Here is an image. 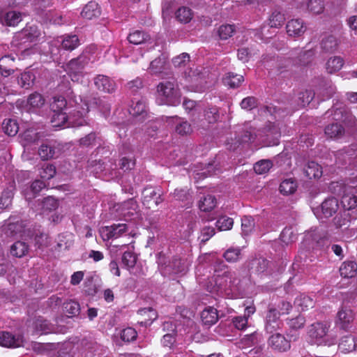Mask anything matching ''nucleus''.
I'll use <instances>...</instances> for the list:
<instances>
[{
	"label": "nucleus",
	"instance_id": "nucleus-57",
	"mask_svg": "<svg viewBox=\"0 0 357 357\" xmlns=\"http://www.w3.org/2000/svg\"><path fill=\"white\" fill-rule=\"evenodd\" d=\"M54 153V149L46 144H43L38 149V154L43 160L53 158Z\"/></svg>",
	"mask_w": 357,
	"mask_h": 357
},
{
	"label": "nucleus",
	"instance_id": "nucleus-21",
	"mask_svg": "<svg viewBox=\"0 0 357 357\" xmlns=\"http://www.w3.org/2000/svg\"><path fill=\"white\" fill-rule=\"evenodd\" d=\"M15 190V181L12 180L9 181L6 188L3 190L0 196V208L4 209L8 208L11 204Z\"/></svg>",
	"mask_w": 357,
	"mask_h": 357
},
{
	"label": "nucleus",
	"instance_id": "nucleus-1",
	"mask_svg": "<svg viewBox=\"0 0 357 357\" xmlns=\"http://www.w3.org/2000/svg\"><path fill=\"white\" fill-rule=\"evenodd\" d=\"M89 111L88 103L77 104L76 108L70 116L66 112H53L51 123L54 128L79 127L87 123L86 115Z\"/></svg>",
	"mask_w": 357,
	"mask_h": 357
},
{
	"label": "nucleus",
	"instance_id": "nucleus-44",
	"mask_svg": "<svg viewBox=\"0 0 357 357\" xmlns=\"http://www.w3.org/2000/svg\"><path fill=\"white\" fill-rule=\"evenodd\" d=\"M216 199L214 196L208 195L201 199L199 202V208L202 211H210L216 206Z\"/></svg>",
	"mask_w": 357,
	"mask_h": 357
},
{
	"label": "nucleus",
	"instance_id": "nucleus-46",
	"mask_svg": "<svg viewBox=\"0 0 357 357\" xmlns=\"http://www.w3.org/2000/svg\"><path fill=\"white\" fill-rule=\"evenodd\" d=\"M149 39V35L139 30L134 31L133 32L130 33L128 36V41L134 45L142 44Z\"/></svg>",
	"mask_w": 357,
	"mask_h": 357
},
{
	"label": "nucleus",
	"instance_id": "nucleus-42",
	"mask_svg": "<svg viewBox=\"0 0 357 357\" xmlns=\"http://www.w3.org/2000/svg\"><path fill=\"white\" fill-rule=\"evenodd\" d=\"M29 251V245L23 241H16L10 248V253L16 257H22L26 255Z\"/></svg>",
	"mask_w": 357,
	"mask_h": 357
},
{
	"label": "nucleus",
	"instance_id": "nucleus-49",
	"mask_svg": "<svg viewBox=\"0 0 357 357\" xmlns=\"http://www.w3.org/2000/svg\"><path fill=\"white\" fill-rule=\"evenodd\" d=\"M338 41L333 36H329L322 40L321 48L326 52H333L337 50Z\"/></svg>",
	"mask_w": 357,
	"mask_h": 357
},
{
	"label": "nucleus",
	"instance_id": "nucleus-41",
	"mask_svg": "<svg viewBox=\"0 0 357 357\" xmlns=\"http://www.w3.org/2000/svg\"><path fill=\"white\" fill-rule=\"evenodd\" d=\"M297 187L294 178L284 179L280 185V192L284 195H291L296 192Z\"/></svg>",
	"mask_w": 357,
	"mask_h": 357
},
{
	"label": "nucleus",
	"instance_id": "nucleus-30",
	"mask_svg": "<svg viewBox=\"0 0 357 357\" xmlns=\"http://www.w3.org/2000/svg\"><path fill=\"white\" fill-rule=\"evenodd\" d=\"M304 174L310 179L320 178L322 175L321 167L314 161H309L304 169Z\"/></svg>",
	"mask_w": 357,
	"mask_h": 357
},
{
	"label": "nucleus",
	"instance_id": "nucleus-59",
	"mask_svg": "<svg viewBox=\"0 0 357 357\" xmlns=\"http://www.w3.org/2000/svg\"><path fill=\"white\" fill-rule=\"evenodd\" d=\"M204 117L208 123H213L219 119L218 109L216 107H209L204 111Z\"/></svg>",
	"mask_w": 357,
	"mask_h": 357
},
{
	"label": "nucleus",
	"instance_id": "nucleus-6",
	"mask_svg": "<svg viewBox=\"0 0 357 357\" xmlns=\"http://www.w3.org/2000/svg\"><path fill=\"white\" fill-rule=\"evenodd\" d=\"M338 208V200L335 197H328L321 203V206L313 207L312 211L317 219L323 221L324 218L333 216Z\"/></svg>",
	"mask_w": 357,
	"mask_h": 357
},
{
	"label": "nucleus",
	"instance_id": "nucleus-2",
	"mask_svg": "<svg viewBox=\"0 0 357 357\" xmlns=\"http://www.w3.org/2000/svg\"><path fill=\"white\" fill-rule=\"evenodd\" d=\"M157 102L160 105L177 106L181 102V95L175 80H165L157 86Z\"/></svg>",
	"mask_w": 357,
	"mask_h": 357
},
{
	"label": "nucleus",
	"instance_id": "nucleus-52",
	"mask_svg": "<svg viewBox=\"0 0 357 357\" xmlns=\"http://www.w3.org/2000/svg\"><path fill=\"white\" fill-rule=\"evenodd\" d=\"M351 214L349 212L344 211L343 214H341L340 216H337L334 218V224L337 228L344 229L348 228L350 226L351 220L348 219V217L350 216Z\"/></svg>",
	"mask_w": 357,
	"mask_h": 357
},
{
	"label": "nucleus",
	"instance_id": "nucleus-50",
	"mask_svg": "<svg viewBox=\"0 0 357 357\" xmlns=\"http://www.w3.org/2000/svg\"><path fill=\"white\" fill-rule=\"evenodd\" d=\"M335 92V86L331 83H326L319 89L318 93L321 96V100L331 98Z\"/></svg>",
	"mask_w": 357,
	"mask_h": 357
},
{
	"label": "nucleus",
	"instance_id": "nucleus-23",
	"mask_svg": "<svg viewBox=\"0 0 357 357\" xmlns=\"http://www.w3.org/2000/svg\"><path fill=\"white\" fill-rule=\"evenodd\" d=\"M286 29L289 36L299 37L304 33L306 27L302 20L294 19L287 22Z\"/></svg>",
	"mask_w": 357,
	"mask_h": 357
},
{
	"label": "nucleus",
	"instance_id": "nucleus-47",
	"mask_svg": "<svg viewBox=\"0 0 357 357\" xmlns=\"http://www.w3.org/2000/svg\"><path fill=\"white\" fill-rule=\"evenodd\" d=\"M2 129L6 135L15 136L19 130V126L16 120L5 119L2 123Z\"/></svg>",
	"mask_w": 357,
	"mask_h": 357
},
{
	"label": "nucleus",
	"instance_id": "nucleus-54",
	"mask_svg": "<svg viewBox=\"0 0 357 357\" xmlns=\"http://www.w3.org/2000/svg\"><path fill=\"white\" fill-rule=\"evenodd\" d=\"M272 167V162L269 160H261L254 165V170L257 174L267 173Z\"/></svg>",
	"mask_w": 357,
	"mask_h": 357
},
{
	"label": "nucleus",
	"instance_id": "nucleus-33",
	"mask_svg": "<svg viewBox=\"0 0 357 357\" xmlns=\"http://www.w3.org/2000/svg\"><path fill=\"white\" fill-rule=\"evenodd\" d=\"M61 47L65 50L73 51L79 45V40L77 35H65L61 38Z\"/></svg>",
	"mask_w": 357,
	"mask_h": 357
},
{
	"label": "nucleus",
	"instance_id": "nucleus-15",
	"mask_svg": "<svg viewBox=\"0 0 357 357\" xmlns=\"http://www.w3.org/2000/svg\"><path fill=\"white\" fill-rule=\"evenodd\" d=\"M165 119L168 124L176 125L175 131L180 135H187L192 131L191 125L177 116H165Z\"/></svg>",
	"mask_w": 357,
	"mask_h": 357
},
{
	"label": "nucleus",
	"instance_id": "nucleus-63",
	"mask_svg": "<svg viewBox=\"0 0 357 357\" xmlns=\"http://www.w3.org/2000/svg\"><path fill=\"white\" fill-rule=\"evenodd\" d=\"M307 7L312 13L319 14L323 11L324 5L321 0H310Z\"/></svg>",
	"mask_w": 357,
	"mask_h": 357
},
{
	"label": "nucleus",
	"instance_id": "nucleus-38",
	"mask_svg": "<svg viewBox=\"0 0 357 357\" xmlns=\"http://www.w3.org/2000/svg\"><path fill=\"white\" fill-rule=\"evenodd\" d=\"M34 327L37 334L43 335L54 331V326L46 319L38 318L34 322Z\"/></svg>",
	"mask_w": 357,
	"mask_h": 357
},
{
	"label": "nucleus",
	"instance_id": "nucleus-31",
	"mask_svg": "<svg viewBox=\"0 0 357 357\" xmlns=\"http://www.w3.org/2000/svg\"><path fill=\"white\" fill-rule=\"evenodd\" d=\"M201 319L204 325L210 326L215 324L218 319L217 310L213 307H206L202 312Z\"/></svg>",
	"mask_w": 357,
	"mask_h": 357
},
{
	"label": "nucleus",
	"instance_id": "nucleus-56",
	"mask_svg": "<svg viewBox=\"0 0 357 357\" xmlns=\"http://www.w3.org/2000/svg\"><path fill=\"white\" fill-rule=\"evenodd\" d=\"M234 225V220L232 218L222 216L216 222V227L220 231H227L232 228Z\"/></svg>",
	"mask_w": 357,
	"mask_h": 357
},
{
	"label": "nucleus",
	"instance_id": "nucleus-61",
	"mask_svg": "<svg viewBox=\"0 0 357 357\" xmlns=\"http://www.w3.org/2000/svg\"><path fill=\"white\" fill-rule=\"evenodd\" d=\"M224 257L229 262H236L241 257V250L229 248L225 252Z\"/></svg>",
	"mask_w": 357,
	"mask_h": 357
},
{
	"label": "nucleus",
	"instance_id": "nucleus-28",
	"mask_svg": "<svg viewBox=\"0 0 357 357\" xmlns=\"http://www.w3.org/2000/svg\"><path fill=\"white\" fill-rule=\"evenodd\" d=\"M341 203L344 211L349 212L352 211L351 213H354L352 219L355 220L357 216V210H356V207L357 206V197L354 195H344L342 197Z\"/></svg>",
	"mask_w": 357,
	"mask_h": 357
},
{
	"label": "nucleus",
	"instance_id": "nucleus-17",
	"mask_svg": "<svg viewBox=\"0 0 357 357\" xmlns=\"http://www.w3.org/2000/svg\"><path fill=\"white\" fill-rule=\"evenodd\" d=\"M94 84L100 91L112 93L116 90V84L114 80L103 75H98L94 78Z\"/></svg>",
	"mask_w": 357,
	"mask_h": 357
},
{
	"label": "nucleus",
	"instance_id": "nucleus-45",
	"mask_svg": "<svg viewBox=\"0 0 357 357\" xmlns=\"http://www.w3.org/2000/svg\"><path fill=\"white\" fill-rule=\"evenodd\" d=\"M344 65V60L340 56L330 58L326 62V70L329 73L339 71Z\"/></svg>",
	"mask_w": 357,
	"mask_h": 357
},
{
	"label": "nucleus",
	"instance_id": "nucleus-22",
	"mask_svg": "<svg viewBox=\"0 0 357 357\" xmlns=\"http://www.w3.org/2000/svg\"><path fill=\"white\" fill-rule=\"evenodd\" d=\"M354 320L353 312L346 307H342L337 314V324L344 330H349Z\"/></svg>",
	"mask_w": 357,
	"mask_h": 357
},
{
	"label": "nucleus",
	"instance_id": "nucleus-24",
	"mask_svg": "<svg viewBox=\"0 0 357 357\" xmlns=\"http://www.w3.org/2000/svg\"><path fill=\"white\" fill-rule=\"evenodd\" d=\"M129 113L133 116H141L144 119L146 115V102L142 99L135 98L129 107Z\"/></svg>",
	"mask_w": 357,
	"mask_h": 357
},
{
	"label": "nucleus",
	"instance_id": "nucleus-14",
	"mask_svg": "<svg viewBox=\"0 0 357 357\" xmlns=\"http://www.w3.org/2000/svg\"><path fill=\"white\" fill-rule=\"evenodd\" d=\"M127 243H122L121 245H112L111 248L112 250L114 248H119V250H124V248H128V250L123 252L121 261L124 266L129 269L130 268H133L137 261V256L133 252L134 248L132 246V250L130 249V247L128 246Z\"/></svg>",
	"mask_w": 357,
	"mask_h": 357
},
{
	"label": "nucleus",
	"instance_id": "nucleus-18",
	"mask_svg": "<svg viewBox=\"0 0 357 357\" xmlns=\"http://www.w3.org/2000/svg\"><path fill=\"white\" fill-rule=\"evenodd\" d=\"M142 200L143 204L147 206L148 208L152 207L150 205L152 200L153 204L155 206L163 201L160 195L158 194L156 189L153 187H146L144 189L142 192Z\"/></svg>",
	"mask_w": 357,
	"mask_h": 357
},
{
	"label": "nucleus",
	"instance_id": "nucleus-37",
	"mask_svg": "<svg viewBox=\"0 0 357 357\" xmlns=\"http://www.w3.org/2000/svg\"><path fill=\"white\" fill-rule=\"evenodd\" d=\"M325 134L331 139H339L344 134V128L339 123H332L325 128Z\"/></svg>",
	"mask_w": 357,
	"mask_h": 357
},
{
	"label": "nucleus",
	"instance_id": "nucleus-39",
	"mask_svg": "<svg viewBox=\"0 0 357 357\" xmlns=\"http://www.w3.org/2000/svg\"><path fill=\"white\" fill-rule=\"evenodd\" d=\"M315 93L310 90L299 93L297 98V102L293 107L294 109H298L300 107H303L308 105L314 98Z\"/></svg>",
	"mask_w": 357,
	"mask_h": 357
},
{
	"label": "nucleus",
	"instance_id": "nucleus-60",
	"mask_svg": "<svg viewBox=\"0 0 357 357\" xmlns=\"http://www.w3.org/2000/svg\"><path fill=\"white\" fill-rule=\"evenodd\" d=\"M234 30V26L233 25L225 24L218 28V33L220 39L227 40L232 36Z\"/></svg>",
	"mask_w": 357,
	"mask_h": 357
},
{
	"label": "nucleus",
	"instance_id": "nucleus-51",
	"mask_svg": "<svg viewBox=\"0 0 357 357\" xmlns=\"http://www.w3.org/2000/svg\"><path fill=\"white\" fill-rule=\"evenodd\" d=\"M66 100L62 96H57L53 98L50 107L52 112H63L66 108Z\"/></svg>",
	"mask_w": 357,
	"mask_h": 357
},
{
	"label": "nucleus",
	"instance_id": "nucleus-13",
	"mask_svg": "<svg viewBox=\"0 0 357 357\" xmlns=\"http://www.w3.org/2000/svg\"><path fill=\"white\" fill-rule=\"evenodd\" d=\"M41 137L40 132H37L33 128L26 129L20 135V143L24 149V151H29L32 145L38 144Z\"/></svg>",
	"mask_w": 357,
	"mask_h": 357
},
{
	"label": "nucleus",
	"instance_id": "nucleus-26",
	"mask_svg": "<svg viewBox=\"0 0 357 357\" xmlns=\"http://www.w3.org/2000/svg\"><path fill=\"white\" fill-rule=\"evenodd\" d=\"M338 349L341 352L349 353L357 349V340L351 335L342 337L338 345Z\"/></svg>",
	"mask_w": 357,
	"mask_h": 357
},
{
	"label": "nucleus",
	"instance_id": "nucleus-11",
	"mask_svg": "<svg viewBox=\"0 0 357 357\" xmlns=\"http://www.w3.org/2000/svg\"><path fill=\"white\" fill-rule=\"evenodd\" d=\"M280 313L274 307H269L266 315L265 330L268 333H273L280 329L282 325L280 319Z\"/></svg>",
	"mask_w": 357,
	"mask_h": 357
},
{
	"label": "nucleus",
	"instance_id": "nucleus-62",
	"mask_svg": "<svg viewBox=\"0 0 357 357\" xmlns=\"http://www.w3.org/2000/svg\"><path fill=\"white\" fill-rule=\"evenodd\" d=\"M284 22V15L277 11L273 12L269 18V25L271 27L278 28L283 24Z\"/></svg>",
	"mask_w": 357,
	"mask_h": 357
},
{
	"label": "nucleus",
	"instance_id": "nucleus-58",
	"mask_svg": "<svg viewBox=\"0 0 357 357\" xmlns=\"http://www.w3.org/2000/svg\"><path fill=\"white\" fill-rule=\"evenodd\" d=\"M56 174V168L54 165L47 164L44 165L40 170L39 174L41 178L44 180H50L54 177Z\"/></svg>",
	"mask_w": 357,
	"mask_h": 357
},
{
	"label": "nucleus",
	"instance_id": "nucleus-5",
	"mask_svg": "<svg viewBox=\"0 0 357 357\" xmlns=\"http://www.w3.org/2000/svg\"><path fill=\"white\" fill-rule=\"evenodd\" d=\"M215 284L218 286V291H227V290H236L240 280L237 278L235 271L226 270L222 274L218 273L215 278Z\"/></svg>",
	"mask_w": 357,
	"mask_h": 357
},
{
	"label": "nucleus",
	"instance_id": "nucleus-55",
	"mask_svg": "<svg viewBox=\"0 0 357 357\" xmlns=\"http://www.w3.org/2000/svg\"><path fill=\"white\" fill-rule=\"evenodd\" d=\"M45 186L44 181L40 180L34 181L30 187V191L32 192L33 196H31L29 192H26L24 195L25 198L27 200L32 199V197H35L42 189L45 188Z\"/></svg>",
	"mask_w": 357,
	"mask_h": 357
},
{
	"label": "nucleus",
	"instance_id": "nucleus-10",
	"mask_svg": "<svg viewBox=\"0 0 357 357\" xmlns=\"http://www.w3.org/2000/svg\"><path fill=\"white\" fill-rule=\"evenodd\" d=\"M334 112L333 119L335 121L342 120L344 124L351 129L352 132L357 131V119L350 113L343 114L344 111L341 107H336L326 112V114L331 115Z\"/></svg>",
	"mask_w": 357,
	"mask_h": 357
},
{
	"label": "nucleus",
	"instance_id": "nucleus-25",
	"mask_svg": "<svg viewBox=\"0 0 357 357\" xmlns=\"http://www.w3.org/2000/svg\"><path fill=\"white\" fill-rule=\"evenodd\" d=\"M45 104V99L41 94L33 93L29 95L26 103V109L28 112H34Z\"/></svg>",
	"mask_w": 357,
	"mask_h": 357
},
{
	"label": "nucleus",
	"instance_id": "nucleus-19",
	"mask_svg": "<svg viewBox=\"0 0 357 357\" xmlns=\"http://www.w3.org/2000/svg\"><path fill=\"white\" fill-rule=\"evenodd\" d=\"M117 210L126 219H131L137 213L138 205L134 199H129L121 203Z\"/></svg>",
	"mask_w": 357,
	"mask_h": 357
},
{
	"label": "nucleus",
	"instance_id": "nucleus-20",
	"mask_svg": "<svg viewBox=\"0 0 357 357\" xmlns=\"http://www.w3.org/2000/svg\"><path fill=\"white\" fill-rule=\"evenodd\" d=\"M126 231L127 226L126 224H114L111 226L102 228V234L104 240H109L110 238H117L120 237Z\"/></svg>",
	"mask_w": 357,
	"mask_h": 357
},
{
	"label": "nucleus",
	"instance_id": "nucleus-4",
	"mask_svg": "<svg viewBox=\"0 0 357 357\" xmlns=\"http://www.w3.org/2000/svg\"><path fill=\"white\" fill-rule=\"evenodd\" d=\"M90 59L83 53L78 57L71 59L66 65V71L73 82H82L84 75V68Z\"/></svg>",
	"mask_w": 357,
	"mask_h": 357
},
{
	"label": "nucleus",
	"instance_id": "nucleus-35",
	"mask_svg": "<svg viewBox=\"0 0 357 357\" xmlns=\"http://www.w3.org/2000/svg\"><path fill=\"white\" fill-rule=\"evenodd\" d=\"M340 273L346 278L354 277L357 273V264L353 261L343 262L340 268Z\"/></svg>",
	"mask_w": 357,
	"mask_h": 357
},
{
	"label": "nucleus",
	"instance_id": "nucleus-12",
	"mask_svg": "<svg viewBox=\"0 0 357 357\" xmlns=\"http://www.w3.org/2000/svg\"><path fill=\"white\" fill-rule=\"evenodd\" d=\"M0 345L8 348H16L24 345V337L22 335L13 334L10 332H0Z\"/></svg>",
	"mask_w": 357,
	"mask_h": 357
},
{
	"label": "nucleus",
	"instance_id": "nucleus-32",
	"mask_svg": "<svg viewBox=\"0 0 357 357\" xmlns=\"http://www.w3.org/2000/svg\"><path fill=\"white\" fill-rule=\"evenodd\" d=\"M82 16L87 20H92L100 15V8L95 1L89 2L83 8Z\"/></svg>",
	"mask_w": 357,
	"mask_h": 357
},
{
	"label": "nucleus",
	"instance_id": "nucleus-36",
	"mask_svg": "<svg viewBox=\"0 0 357 357\" xmlns=\"http://www.w3.org/2000/svg\"><path fill=\"white\" fill-rule=\"evenodd\" d=\"M167 61L165 56L161 55L150 63L148 70L152 75L160 74L165 68Z\"/></svg>",
	"mask_w": 357,
	"mask_h": 357
},
{
	"label": "nucleus",
	"instance_id": "nucleus-9",
	"mask_svg": "<svg viewBox=\"0 0 357 357\" xmlns=\"http://www.w3.org/2000/svg\"><path fill=\"white\" fill-rule=\"evenodd\" d=\"M40 35V31L36 26H27L17 33L13 41L15 45H21L35 40Z\"/></svg>",
	"mask_w": 357,
	"mask_h": 357
},
{
	"label": "nucleus",
	"instance_id": "nucleus-8",
	"mask_svg": "<svg viewBox=\"0 0 357 357\" xmlns=\"http://www.w3.org/2000/svg\"><path fill=\"white\" fill-rule=\"evenodd\" d=\"M188 264L185 260L174 257L168 264H161L160 270L163 275L184 274L187 272Z\"/></svg>",
	"mask_w": 357,
	"mask_h": 357
},
{
	"label": "nucleus",
	"instance_id": "nucleus-43",
	"mask_svg": "<svg viewBox=\"0 0 357 357\" xmlns=\"http://www.w3.org/2000/svg\"><path fill=\"white\" fill-rule=\"evenodd\" d=\"M243 80L244 78L242 75L234 74L233 73H227L223 79L224 84L231 88L238 87Z\"/></svg>",
	"mask_w": 357,
	"mask_h": 357
},
{
	"label": "nucleus",
	"instance_id": "nucleus-34",
	"mask_svg": "<svg viewBox=\"0 0 357 357\" xmlns=\"http://www.w3.org/2000/svg\"><path fill=\"white\" fill-rule=\"evenodd\" d=\"M175 199L181 202V206L188 208L192 204V197L187 189H176L173 194Z\"/></svg>",
	"mask_w": 357,
	"mask_h": 357
},
{
	"label": "nucleus",
	"instance_id": "nucleus-40",
	"mask_svg": "<svg viewBox=\"0 0 357 357\" xmlns=\"http://www.w3.org/2000/svg\"><path fill=\"white\" fill-rule=\"evenodd\" d=\"M294 304L296 307L300 308L301 310L305 311L313 307L314 302L310 296L305 294H301L296 298Z\"/></svg>",
	"mask_w": 357,
	"mask_h": 357
},
{
	"label": "nucleus",
	"instance_id": "nucleus-64",
	"mask_svg": "<svg viewBox=\"0 0 357 357\" xmlns=\"http://www.w3.org/2000/svg\"><path fill=\"white\" fill-rule=\"evenodd\" d=\"M137 333L135 328L128 327L123 329L121 333V338L124 342H130L136 339Z\"/></svg>",
	"mask_w": 357,
	"mask_h": 357
},
{
	"label": "nucleus",
	"instance_id": "nucleus-29",
	"mask_svg": "<svg viewBox=\"0 0 357 357\" xmlns=\"http://www.w3.org/2000/svg\"><path fill=\"white\" fill-rule=\"evenodd\" d=\"M0 20L3 24L7 26H15L22 21V15L20 12L10 10L0 16Z\"/></svg>",
	"mask_w": 357,
	"mask_h": 357
},
{
	"label": "nucleus",
	"instance_id": "nucleus-3",
	"mask_svg": "<svg viewBox=\"0 0 357 357\" xmlns=\"http://www.w3.org/2000/svg\"><path fill=\"white\" fill-rule=\"evenodd\" d=\"M330 324L326 322H316L308 329L307 333L312 344L331 346L335 344V339L328 335Z\"/></svg>",
	"mask_w": 357,
	"mask_h": 357
},
{
	"label": "nucleus",
	"instance_id": "nucleus-27",
	"mask_svg": "<svg viewBox=\"0 0 357 357\" xmlns=\"http://www.w3.org/2000/svg\"><path fill=\"white\" fill-rule=\"evenodd\" d=\"M335 163L344 165L355 155V150L351 146L345 147L335 153H333Z\"/></svg>",
	"mask_w": 357,
	"mask_h": 357
},
{
	"label": "nucleus",
	"instance_id": "nucleus-48",
	"mask_svg": "<svg viewBox=\"0 0 357 357\" xmlns=\"http://www.w3.org/2000/svg\"><path fill=\"white\" fill-rule=\"evenodd\" d=\"M192 11L188 7L183 6L179 8L176 12V19L181 23H188L192 18Z\"/></svg>",
	"mask_w": 357,
	"mask_h": 357
},
{
	"label": "nucleus",
	"instance_id": "nucleus-53",
	"mask_svg": "<svg viewBox=\"0 0 357 357\" xmlns=\"http://www.w3.org/2000/svg\"><path fill=\"white\" fill-rule=\"evenodd\" d=\"M255 222L251 216H243L241 219L242 233L244 236L250 234L254 228Z\"/></svg>",
	"mask_w": 357,
	"mask_h": 357
},
{
	"label": "nucleus",
	"instance_id": "nucleus-7",
	"mask_svg": "<svg viewBox=\"0 0 357 357\" xmlns=\"http://www.w3.org/2000/svg\"><path fill=\"white\" fill-rule=\"evenodd\" d=\"M185 86L192 91H202L204 89L203 76L197 68L188 69L184 73Z\"/></svg>",
	"mask_w": 357,
	"mask_h": 357
},
{
	"label": "nucleus",
	"instance_id": "nucleus-16",
	"mask_svg": "<svg viewBox=\"0 0 357 357\" xmlns=\"http://www.w3.org/2000/svg\"><path fill=\"white\" fill-rule=\"evenodd\" d=\"M268 345L274 350L284 352L291 347L290 342L279 333L273 334L268 339Z\"/></svg>",
	"mask_w": 357,
	"mask_h": 357
}]
</instances>
